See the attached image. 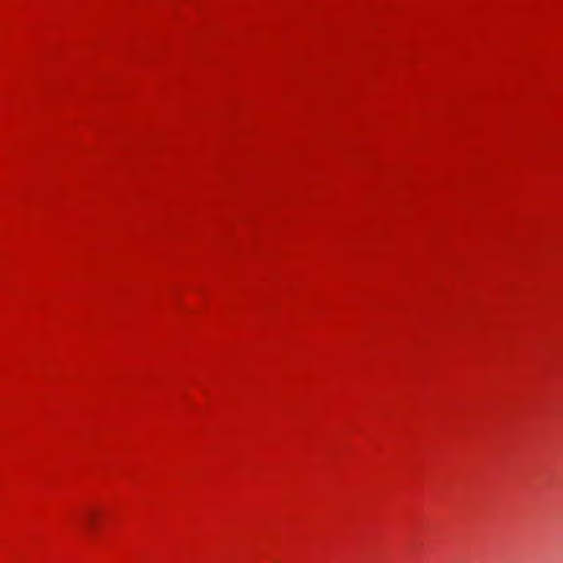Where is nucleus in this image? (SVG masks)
I'll return each mask as SVG.
<instances>
[{"instance_id":"obj_1","label":"nucleus","mask_w":563,"mask_h":563,"mask_svg":"<svg viewBox=\"0 0 563 563\" xmlns=\"http://www.w3.org/2000/svg\"><path fill=\"white\" fill-rule=\"evenodd\" d=\"M97 515L93 511L87 514L88 525L93 526L96 523Z\"/></svg>"}]
</instances>
